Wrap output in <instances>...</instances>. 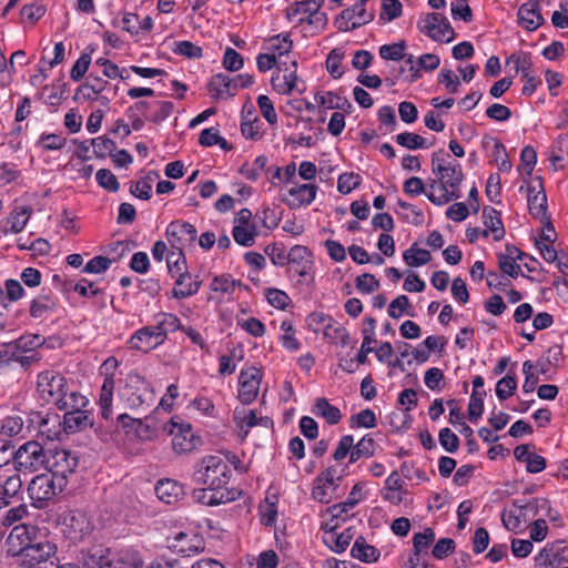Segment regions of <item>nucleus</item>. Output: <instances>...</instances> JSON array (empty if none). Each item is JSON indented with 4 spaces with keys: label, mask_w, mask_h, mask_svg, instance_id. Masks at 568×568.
<instances>
[{
    "label": "nucleus",
    "mask_w": 568,
    "mask_h": 568,
    "mask_svg": "<svg viewBox=\"0 0 568 568\" xmlns=\"http://www.w3.org/2000/svg\"><path fill=\"white\" fill-rule=\"evenodd\" d=\"M192 479L195 484L211 487V490L227 489L229 465L220 456H205L196 463Z\"/></svg>",
    "instance_id": "1"
},
{
    "label": "nucleus",
    "mask_w": 568,
    "mask_h": 568,
    "mask_svg": "<svg viewBox=\"0 0 568 568\" xmlns=\"http://www.w3.org/2000/svg\"><path fill=\"white\" fill-rule=\"evenodd\" d=\"M436 170L442 194L436 196L432 191L426 193L427 199L438 206L447 204L453 200H458L462 196L459 185L464 180L462 165L454 161V163H448L447 166H438Z\"/></svg>",
    "instance_id": "2"
},
{
    "label": "nucleus",
    "mask_w": 568,
    "mask_h": 568,
    "mask_svg": "<svg viewBox=\"0 0 568 568\" xmlns=\"http://www.w3.org/2000/svg\"><path fill=\"white\" fill-rule=\"evenodd\" d=\"M18 555L29 566H39V568H50L58 561L57 546L48 540L27 542L18 550Z\"/></svg>",
    "instance_id": "3"
},
{
    "label": "nucleus",
    "mask_w": 568,
    "mask_h": 568,
    "mask_svg": "<svg viewBox=\"0 0 568 568\" xmlns=\"http://www.w3.org/2000/svg\"><path fill=\"white\" fill-rule=\"evenodd\" d=\"M77 466L78 457L67 449L51 450L45 457L44 467L48 474L52 475L63 486H67L68 477L74 473Z\"/></svg>",
    "instance_id": "4"
},
{
    "label": "nucleus",
    "mask_w": 568,
    "mask_h": 568,
    "mask_svg": "<svg viewBox=\"0 0 568 568\" xmlns=\"http://www.w3.org/2000/svg\"><path fill=\"white\" fill-rule=\"evenodd\" d=\"M65 486L45 473L36 476L29 484V496L37 508H43L49 500L61 493Z\"/></svg>",
    "instance_id": "5"
},
{
    "label": "nucleus",
    "mask_w": 568,
    "mask_h": 568,
    "mask_svg": "<svg viewBox=\"0 0 568 568\" xmlns=\"http://www.w3.org/2000/svg\"><path fill=\"white\" fill-rule=\"evenodd\" d=\"M163 430L173 437V449L178 454L190 453L201 445V438L192 432L190 424L171 418L162 426Z\"/></svg>",
    "instance_id": "6"
},
{
    "label": "nucleus",
    "mask_w": 568,
    "mask_h": 568,
    "mask_svg": "<svg viewBox=\"0 0 568 568\" xmlns=\"http://www.w3.org/2000/svg\"><path fill=\"white\" fill-rule=\"evenodd\" d=\"M47 453L42 445L30 440L21 445L14 453V468L18 471L32 473L45 464Z\"/></svg>",
    "instance_id": "7"
},
{
    "label": "nucleus",
    "mask_w": 568,
    "mask_h": 568,
    "mask_svg": "<svg viewBox=\"0 0 568 568\" xmlns=\"http://www.w3.org/2000/svg\"><path fill=\"white\" fill-rule=\"evenodd\" d=\"M118 427L122 428L126 436L141 440H150L156 436L160 425L154 416L133 418L128 414H120L116 418Z\"/></svg>",
    "instance_id": "8"
},
{
    "label": "nucleus",
    "mask_w": 568,
    "mask_h": 568,
    "mask_svg": "<svg viewBox=\"0 0 568 568\" xmlns=\"http://www.w3.org/2000/svg\"><path fill=\"white\" fill-rule=\"evenodd\" d=\"M61 531L72 542H79L89 537L93 525L87 514L71 510L62 515Z\"/></svg>",
    "instance_id": "9"
},
{
    "label": "nucleus",
    "mask_w": 568,
    "mask_h": 568,
    "mask_svg": "<svg viewBox=\"0 0 568 568\" xmlns=\"http://www.w3.org/2000/svg\"><path fill=\"white\" fill-rule=\"evenodd\" d=\"M417 27L420 32L425 33L432 40L437 42L448 43L452 42L456 37L450 22L442 13H427L424 19L418 21Z\"/></svg>",
    "instance_id": "10"
},
{
    "label": "nucleus",
    "mask_w": 568,
    "mask_h": 568,
    "mask_svg": "<svg viewBox=\"0 0 568 568\" xmlns=\"http://www.w3.org/2000/svg\"><path fill=\"white\" fill-rule=\"evenodd\" d=\"M38 393L47 403H57L62 400V395L68 389L67 379L55 371H44L38 375Z\"/></svg>",
    "instance_id": "11"
},
{
    "label": "nucleus",
    "mask_w": 568,
    "mask_h": 568,
    "mask_svg": "<svg viewBox=\"0 0 568 568\" xmlns=\"http://www.w3.org/2000/svg\"><path fill=\"white\" fill-rule=\"evenodd\" d=\"M374 20V13L365 9V4L356 2L354 6L344 9L334 20L338 31L347 32L355 30Z\"/></svg>",
    "instance_id": "12"
},
{
    "label": "nucleus",
    "mask_w": 568,
    "mask_h": 568,
    "mask_svg": "<svg viewBox=\"0 0 568 568\" xmlns=\"http://www.w3.org/2000/svg\"><path fill=\"white\" fill-rule=\"evenodd\" d=\"M168 547L183 557H190L203 551L205 541L197 532L179 531L168 537Z\"/></svg>",
    "instance_id": "13"
},
{
    "label": "nucleus",
    "mask_w": 568,
    "mask_h": 568,
    "mask_svg": "<svg viewBox=\"0 0 568 568\" xmlns=\"http://www.w3.org/2000/svg\"><path fill=\"white\" fill-rule=\"evenodd\" d=\"M196 235L195 226L189 222L173 221L166 227V236L172 248H183L192 244Z\"/></svg>",
    "instance_id": "14"
},
{
    "label": "nucleus",
    "mask_w": 568,
    "mask_h": 568,
    "mask_svg": "<svg viewBox=\"0 0 568 568\" xmlns=\"http://www.w3.org/2000/svg\"><path fill=\"white\" fill-rule=\"evenodd\" d=\"M164 342L165 341L163 339L161 333L156 329V326L151 325L138 329L130 337L128 343L131 348L148 353Z\"/></svg>",
    "instance_id": "15"
},
{
    "label": "nucleus",
    "mask_w": 568,
    "mask_h": 568,
    "mask_svg": "<svg viewBox=\"0 0 568 568\" xmlns=\"http://www.w3.org/2000/svg\"><path fill=\"white\" fill-rule=\"evenodd\" d=\"M168 272L175 278V286L184 285L185 280H191L186 270V258L183 248H172L166 256Z\"/></svg>",
    "instance_id": "16"
},
{
    "label": "nucleus",
    "mask_w": 568,
    "mask_h": 568,
    "mask_svg": "<svg viewBox=\"0 0 568 568\" xmlns=\"http://www.w3.org/2000/svg\"><path fill=\"white\" fill-rule=\"evenodd\" d=\"M192 497L196 503L206 506H217L234 499L233 493L229 489L211 490L209 486L193 489Z\"/></svg>",
    "instance_id": "17"
},
{
    "label": "nucleus",
    "mask_w": 568,
    "mask_h": 568,
    "mask_svg": "<svg viewBox=\"0 0 568 568\" xmlns=\"http://www.w3.org/2000/svg\"><path fill=\"white\" fill-rule=\"evenodd\" d=\"M93 426V415L87 409H74L64 413L63 429L65 433L82 432Z\"/></svg>",
    "instance_id": "18"
},
{
    "label": "nucleus",
    "mask_w": 568,
    "mask_h": 568,
    "mask_svg": "<svg viewBox=\"0 0 568 568\" xmlns=\"http://www.w3.org/2000/svg\"><path fill=\"white\" fill-rule=\"evenodd\" d=\"M111 550L101 545H95L87 550H81L80 561L82 568H106Z\"/></svg>",
    "instance_id": "19"
},
{
    "label": "nucleus",
    "mask_w": 568,
    "mask_h": 568,
    "mask_svg": "<svg viewBox=\"0 0 568 568\" xmlns=\"http://www.w3.org/2000/svg\"><path fill=\"white\" fill-rule=\"evenodd\" d=\"M517 16L520 26L529 31L536 30L544 22V18L540 13V7L537 1L523 3L518 9Z\"/></svg>",
    "instance_id": "20"
},
{
    "label": "nucleus",
    "mask_w": 568,
    "mask_h": 568,
    "mask_svg": "<svg viewBox=\"0 0 568 568\" xmlns=\"http://www.w3.org/2000/svg\"><path fill=\"white\" fill-rule=\"evenodd\" d=\"M536 180L539 182L538 191L534 195H527L528 209L532 217L539 219L544 222V220L550 217L548 215L547 195L544 189L542 179L537 176Z\"/></svg>",
    "instance_id": "21"
},
{
    "label": "nucleus",
    "mask_w": 568,
    "mask_h": 568,
    "mask_svg": "<svg viewBox=\"0 0 568 568\" xmlns=\"http://www.w3.org/2000/svg\"><path fill=\"white\" fill-rule=\"evenodd\" d=\"M155 494L165 504H173L184 496L182 484L173 479H161L155 486Z\"/></svg>",
    "instance_id": "22"
},
{
    "label": "nucleus",
    "mask_w": 568,
    "mask_h": 568,
    "mask_svg": "<svg viewBox=\"0 0 568 568\" xmlns=\"http://www.w3.org/2000/svg\"><path fill=\"white\" fill-rule=\"evenodd\" d=\"M237 90L236 79L229 75L217 73L213 75L209 82V91L213 98L232 97Z\"/></svg>",
    "instance_id": "23"
},
{
    "label": "nucleus",
    "mask_w": 568,
    "mask_h": 568,
    "mask_svg": "<svg viewBox=\"0 0 568 568\" xmlns=\"http://www.w3.org/2000/svg\"><path fill=\"white\" fill-rule=\"evenodd\" d=\"M351 555L355 559L371 564L378 560L381 552L376 547L367 544L363 536H359L355 539V542L351 549Z\"/></svg>",
    "instance_id": "24"
},
{
    "label": "nucleus",
    "mask_w": 568,
    "mask_h": 568,
    "mask_svg": "<svg viewBox=\"0 0 568 568\" xmlns=\"http://www.w3.org/2000/svg\"><path fill=\"white\" fill-rule=\"evenodd\" d=\"M484 224L486 230L491 231L495 241L504 239L506 231L500 217V212L491 206H485L483 210Z\"/></svg>",
    "instance_id": "25"
},
{
    "label": "nucleus",
    "mask_w": 568,
    "mask_h": 568,
    "mask_svg": "<svg viewBox=\"0 0 568 568\" xmlns=\"http://www.w3.org/2000/svg\"><path fill=\"white\" fill-rule=\"evenodd\" d=\"M292 70L285 72L282 80V84H277L276 82L280 80V75L272 77V84L275 89H277L283 94H291L293 91L302 92L303 89H300L297 85L298 77L296 74L297 61L294 60L291 62Z\"/></svg>",
    "instance_id": "26"
},
{
    "label": "nucleus",
    "mask_w": 568,
    "mask_h": 568,
    "mask_svg": "<svg viewBox=\"0 0 568 568\" xmlns=\"http://www.w3.org/2000/svg\"><path fill=\"white\" fill-rule=\"evenodd\" d=\"M55 306L57 303L51 292H45L44 290H42V293L39 294L36 298H33L31 302L30 315L33 318H40L44 316L47 313L52 312L55 308Z\"/></svg>",
    "instance_id": "27"
},
{
    "label": "nucleus",
    "mask_w": 568,
    "mask_h": 568,
    "mask_svg": "<svg viewBox=\"0 0 568 568\" xmlns=\"http://www.w3.org/2000/svg\"><path fill=\"white\" fill-rule=\"evenodd\" d=\"M558 547L557 542L547 544L535 557L536 564L545 568L558 567L565 561L564 557H558Z\"/></svg>",
    "instance_id": "28"
},
{
    "label": "nucleus",
    "mask_w": 568,
    "mask_h": 568,
    "mask_svg": "<svg viewBox=\"0 0 568 568\" xmlns=\"http://www.w3.org/2000/svg\"><path fill=\"white\" fill-rule=\"evenodd\" d=\"M312 412L324 418L329 425L337 424L342 418L339 408L329 404L325 397H320L315 400Z\"/></svg>",
    "instance_id": "29"
},
{
    "label": "nucleus",
    "mask_w": 568,
    "mask_h": 568,
    "mask_svg": "<svg viewBox=\"0 0 568 568\" xmlns=\"http://www.w3.org/2000/svg\"><path fill=\"white\" fill-rule=\"evenodd\" d=\"M493 142V158L497 163L498 170L501 172H509L511 170V162L508 159L505 145L496 138L484 136L483 145L486 148Z\"/></svg>",
    "instance_id": "30"
},
{
    "label": "nucleus",
    "mask_w": 568,
    "mask_h": 568,
    "mask_svg": "<svg viewBox=\"0 0 568 568\" xmlns=\"http://www.w3.org/2000/svg\"><path fill=\"white\" fill-rule=\"evenodd\" d=\"M317 186L315 184H301L288 190V194L295 197L297 203L290 204L291 206L310 205L316 196Z\"/></svg>",
    "instance_id": "31"
},
{
    "label": "nucleus",
    "mask_w": 568,
    "mask_h": 568,
    "mask_svg": "<svg viewBox=\"0 0 568 568\" xmlns=\"http://www.w3.org/2000/svg\"><path fill=\"white\" fill-rule=\"evenodd\" d=\"M62 400L57 403V406L61 410H74V409H85L89 405V400L85 396L77 393V392H68V389L62 395Z\"/></svg>",
    "instance_id": "32"
},
{
    "label": "nucleus",
    "mask_w": 568,
    "mask_h": 568,
    "mask_svg": "<svg viewBox=\"0 0 568 568\" xmlns=\"http://www.w3.org/2000/svg\"><path fill=\"white\" fill-rule=\"evenodd\" d=\"M374 454L375 440L369 435H365L356 445L353 444L349 463L353 464L363 457L369 458Z\"/></svg>",
    "instance_id": "33"
},
{
    "label": "nucleus",
    "mask_w": 568,
    "mask_h": 568,
    "mask_svg": "<svg viewBox=\"0 0 568 568\" xmlns=\"http://www.w3.org/2000/svg\"><path fill=\"white\" fill-rule=\"evenodd\" d=\"M353 537H354L353 529L347 528L338 535L331 532L328 536L325 537L324 541L326 545L329 546V548L333 551L341 554L349 546Z\"/></svg>",
    "instance_id": "34"
},
{
    "label": "nucleus",
    "mask_w": 568,
    "mask_h": 568,
    "mask_svg": "<svg viewBox=\"0 0 568 568\" xmlns=\"http://www.w3.org/2000/svg\"><path fill=\"white\" fill-rule=\"evenodd\" d=\"M156 329L165 341L169 332H175L182 328L180 318L172 313H160L156 316Z\"/></svg>",
    "instance_id": "35"
},
{
    "label": "nucleus",
    "mask_w": 568,
    "mask_h": 568,
    "mask_svg": "<svg viewBox=\"0 0 568 568\" xmlns=\"http://www.w3.org/2000/svg\"><path fill=\"white\" fill-rule=\"evenodd\" d=\"M403 258L408 266L418 267L427 264L432 260L429 251L418 248L416 244H413L403 254Z\"/></svg>",
    "instance_id": "36"
},
{
    "label": "nucleus",
    "mask_w": 568,
    "mask_h": 568,
    "mask_svg": "<svg viewBox=\"0 0 568 568\" xmlns=\"http://www.w3.org/2000/svg\"><path fill=\"white\" fill-rule=\"evenodd\" d=\"M234 241L244 247H250L255 243L257 236V229L254 224L248 226L235 225L232 230Z\"/></svg>",
    "instance_id": "37"
},
{
    "label": "nucleus",
    "mask_w": 568,
    "mask_h": 568,
    "mask_svg": "<svg viewBox=\"0 0 568 568\" xmlns=\"http://www.w3.org/2000/svg\"><path fill=\"white\" fill-rule=\"evenodd\" d=\"M545 506H548L547 499L534 498L529 501H523L521 499L513 500V507H515L518 513H526L528 520L536 517L539 508H545Z\"/></svg>",
    "instance_id": "38"
},
{
    "label": "nucleus",
    "mask_w": 568,
    "mask_h": 568,
    "mask_svg": "<svg viewBox=\"0 0 568 568\" xmlns=\"http://www.w3.org/2000/svg\"><path fill=\"white\" fill-rule=\"evenodd\" d=\"M362 490V486L361 484H356L348 497L346 498L345 501L343 503H339V504H335L333 505L332 507H329V513L332 514L333 517H339L343 513H347L351 509H353L357 504H358V498H357V494Z\"/></svg>",
    "instance_id": "39"
},
{
    "label": "nucleus",
    "mask_w": 568,
    "mask_h": 568,
    "mask_svg": "<svg viewBox=\"0 0 568 568\" xmlns=\"http://www.w3.org/2000/svg\"><path fill=\"white\" fill-rule=\"evenodd\" d=\"M267 158L258 155L252 164L244 163L240 169V173L250 181H256L265 170Z\"/></svg>",
    "instance_id": "40"
},
{
    "label": "nucleus",
    "mask_w": 568,
    "mask_h": 568,
    "mask_svg": "<svg viewBox=\"0 0 568 568\" xmlns=\"http://www.w3.org/2000/svg\"><path fill=\"white\" fill-rule=\"evenodd\" d=\"M485 395V390H473L468 404V418L470 422H476L478 418L481 417L484 412Z\"/></svg>",
    "instance_id": "41"
},
{
    "label": "nucleus",
    "mask_w": 568,
    "mask_h": 568,
    "mask_svg": "<svg viewBox=\"0 0 568 568\" xmlns=\"http://www.w3.org/2000/svg\"><path fill=\"white\" fill-rule=\"evenodd\" d=\"M362 183V176L354 172H344L338 176L337 190L342 194H348Z\"/></svg>",
    "instance_id": "42"
},
{
    "label": "nucleus",
    "mask_w": 568,
    "mask_h": 568,
    "mask_svg": "<svg viewBox=\"0 0 568 568\" xmlns=\"http://www.w3.org/2000/svg\"><path fill=\"white\" fill-rule=\"evenodd\" d=\"M405 41L392 44H384L379 48V55L384 60L399 61L405 58Z\"/></svg>",
    "instance_id": "43"
},
{
    "label": "nucleus",
    "mask_w": 568,
    "mask_h": 568,
    "mask_svg": "<svg viewBox=\"0 0 568 568\" xmlns=\"http://www.w3.org/2000/svg\"><path fill=\"white\" fill-rule=\"evenodd\" d=\"M106 83H108L106 81H103L101 79H95V83L81 84L77 89L73 99L75 101H78L80 98H82L83 100H91L93 94H99L104 90Z\"/></svg>",
    "instance_id": "44"
},
{
    "label": "nucleus",
    "mask_w": 568,
    "mask_h": 568,
    "mask_svg": "<svg viewBox=\"0 0 568 568\" xmlns=\"http://www.w3.org/2000/svg\"><path fill=\"white\" fill-rule=\"evenodd\" d=\"M377 425V418L375 413L369 409H363L358 414H355L351 417V427H364V428H374Z\"/></svg>",
    "instance_id": "45"
},
{
    "label": "nucleus",
    "mask_w": 568,
    "mask_h": 568,
    "mask_svg": "<svg viewBox=\"0 0 568 568\" xmlns=\"http://www.w3.org/2000/svg\"><path fill=\"white\" fill-rule=\"evenodd\" d=\"M311 257L312 253L306 246L294 245L287 253L286 263H288L291 267H294L295 265L312 262Z\"/></svg>",
    "instance_id": "46"
},
{
    "label": "nucleus",
    "mask_w": 568,
    "mask_h": 568,
    "mask_svg": "<svg viewBox=\"0 0 568 568\" xmlns=\"http://www.w3.org/2000/svg\"><path fill=\"white\" fill-rule=\"evenodd\" d=\"M402 3L398 0H382V10L379 19L389 22L402 14Z\"/></svg>",
    "instance_id": "47"
},
{
    "label": "nucleus",
    "mask_w": 568,
    "mask_h": 568,
    "mask_svg": "<svg viewBox=\"0 0 568 568\" xmlns=\"http://www.w3.org/2000/svg\"><path fill=\"white\" fill-rule=\"evenodd\" d=\"M396 142L409 150L427 148L425 139L416 133L403 132L396 135Z\"/></svg>",
    "instance_id": "48"
},
{
    "label": "nucleus",
    "mask_w": 568,
    "mask_h": 568,
    "mask_svg": "<svg viewBox=\"0 0 568 568\" xmlns=\"http://www.w3.org/2000/svg\"><path fill=\"white\" fill-rule=\"evenodd\" d=\"M435 540V531L432 528H425L424 531L417 532L413 538V547L415 555H422L429 545Z\"/></svg>",
    "instance_id": "49"
},
{
    "label": "nucleus",
    "mask_w": 568,
    "mask_h": 568,
    "mask_svg": "<svg viewBox=\"0 0 568 568\" xmlns=\"http://www.w3.org/2000/svg\"><path fill=\"white\" fill-rule=\"evenodd\" d=\"M98 184L109 192H116L120 183L116 176L108 169H100L95 174Z\"/></svg>",
    "instance_id": "50"
},
{
    "label": "nucleus",
    "mask_w": 568,
    "mask_h": 568,
    "mask_svg": "<svg viewBox=\"0 0 568 568\" xmlns=\"http://www.w3.org/2000/svg\"><path fill=\"white\" fill-rule=\"evenodd\" d=\"M517 388V381L515 376L506 375L500 378L496 385V395L500 400L509 398Z\"/></svg>",
    "instance_id": "51"
},
{
    "label": "nucleus",
    "mask_w": 568,
    "mask_h": 568,
    "mask_svg": "<svg viewBox=\"0 0 568 568\" xmlns=\"http://www.w3.org/2000/svg\"><path fill=\"white\" fill-rule=\"evenodd\" d=\"M34 534V527H29L27 525H18L16 526L10 535H9V541L13 542L14 540L19 541L20 548L26 546L27 542H33L32 541V535Z\"/></svg>",
    "instance_id": "52"
},
{
    "label": "nucleus",
    "mask_w": 568,
    "mask_h": 568,
    "mask_svg": "<svg viewBox=\"0 0 568 568\" xmlns=\"http://www.w3.org/2000/svg\"><path fill=\"white\" fill-rule=\"evenodd\" d=\"M202 282L197 278L195 280H185L184 285L174 287L172 291V296L176 300H183L189 296L196 294L201 287Z\"/></svg>",
    "instance_id": "53"
},
{
    "label": "nucleus",
    "mask_w": 568,
    "mask_h": 568,
    "mask_svg": "<svg viewBox=\"0 0 568 568\" xmlns=\"http://www.w3.org/2000/svg\"><path fill=\"white\" fill-rule=\"evenodd\" d=\"M23 419L19 415L8 416L2 420L0 433L13 437L21 433Z\"/></svg>",
    "instance_id": "54"
},
{
    "label": "nucleus",
    "mask_w": 568,
    "mask_h": 568,
    "mask_svg": "<svg viewBox=\"0 0 568 568\" xmlns=\"http://www.w3.org/2000/svg\"><path fill=\"white\" fill-rule=\"evenodd\" d=\"M20 13L22 19L29 21L31 24H34L44 16L45 7L40 2L24 4Z\"/></svg>",
    "instance_id": "55"
},
{
    "label": "nucleus",
    "mask_w": 568,
    "mask_h": 568,
    "mask_svg": "<svg viewBox=\"0 0 568 568\" xmlns=\"http://www.w3.org/2000/svg\"><path fill=\"white\" fill-rule=\"evenodd\" d=\"M324 335L331 339L338 341L342 346H347L349 344V334L342 325L327 323L324 326Z\"/></svg>",
    "instance_id": "56"
},
{
    "label": "nucleus",
    "mask_w": 568,
    "mask_h": 568,
    "mask_svg": "<svg viewBox=\"0 0 568 568\" xmlns=\"http://www.w3.org/2000/svg\"><path fill=\"white\" fill-rule=\"evenodd\" d=\"M438 440L442 447L448 453H455L459 447L458 436L447 427L439 430Z\"/></svg>",
    "instance_id": "57"
},
{
    "label": "nucleus",
    "mask_w": 568,
    "mask_h": 568,
    "mask_svg": "<svg viewBox=\"0 0 568 568\" xmlns=\"http://www.w3.org/2000/svg\"><path fill=\"white\" fill-rule=\"evenodd\" d=\"M343 58L344 53L338 49H333L327 55L326 69L334 79H338L343 75V71L341 70V62Z\"/></svg>",
    "instance_id": "58"
},
{
    "label": "nucleus",
    "mask_w": 568,
    "mask_h": 568,
    "mask_svg": "<svg viewBox=\"0 0 568 568\" xmlns=\"http://www.w3.org/2000/svg\"><path fill=\"white\" fill-rule=\"evenodd\" d=\"M173 52L190 59H199L203 54L201 47L195 45L193 42L186 40L175 42Z\"/></svg>",
    "instance_id": "59"
},
{
    "label": "nucleus",
    "mask_w": 568,
    "mask_h": 568,
    "mask_svg": "<svg viewBox=\"0 0 568 568\" xmlns=\"http://www.w3.org/2000/svg\"><path fill=\"white\" fill-rule=\"evenodd\" d=\"M257 105L264 119L268 124L273 125L277 122V114L273 102L267 95L261 94L257 98Z\"/></svg>",
    "instance_id": "60"
},
{
    "label": "nucleus",
    "mask_w": 568,
    "mask_h": 568,
    "mask_svg": "<svg viewBox=\"0 0 568 568\" xmlns=\"http://www.w3.org/2000/svg\"><path fill=\"white\" fill-rule=\"evenodd\" d=\"M501 520H503L504 526L508 530L515 531L516 529H518L521 526L523 521L524 523L528 521V516L526 513H518L517 510L516 511L509 510V511H503Z\"/></svg>",
    "instance_id": "61"
},
{
    "label": "nucleus",
    "mask_w": 568,
    "mask_h": 568,
    "mask_svg": "<svg viewBox=\"0 0 568 568\" xmlns=\"http://www.w3.org/2000/svg\"><path fill=\"white\" fill-rule=\"evenodd\" d=\"M409 300L406 295H399L393 300L388 306V315L393 318H399L404 313L413 316V313L408 312Z\"/></svg>",
    "instance_id": "62"
},
{
    "label": "nucleus",
    "mask_w": 568,
    "mask_h": 568,
    "mask_svg": "<svg viewBox=\"0 0 568 568\" xmlns=\"http://www.w3.org/2000/svg\"><path fill=\"white\" fill-rule=\"evenodd\" d=\"M379 281L369 273L356 277V288L364 294H369L379 288Z\"/></svg>",
    "instance_id": "63"
},
{
    "label": "nucleus",
    "mask_w": 568,
    "mask_h": 568,
    "mask_svg": "<svg viewBox=\"0 0 568 568\" xmlns=\"http://www.w3.org/2000/svg\"><path fill=\"white\" fill-rule=\"evenodd\" d=\"M111 264L112 260L106 256H94L85 264L82 272L90 274H101L105 272L111 266Z\"/></svg>",
    "instance_id": "64"
}]
</instances>
